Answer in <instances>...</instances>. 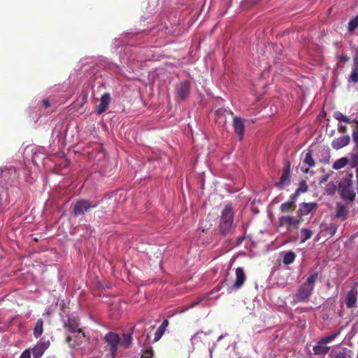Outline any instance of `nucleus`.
<instances>
[{
  "instance_id": "obj_1",
  "label": "nucleus",
  "mask_w": 358,
  "mask_h": 358,
  "mask_svg": "<svg viewBox=\"0 0 358 358\" xmlns=\"http://www.w3.org/2000/svg\"><path fill=\"white\" fill-rule=\"evenodd\" d=\"M317 278V273H314L308 277L306 280L299 286L296 293L293 295L294 303H306L310 300Z\"/></svg>"
},
{
  "instance_id": "obj_2",
  "label": "nucleus",
  "mask_w": 358,
  "mask_h": 358,
  "mask_svg": "<svg viewBox=\"0 0 358 358\" xmlns=\"http://www.w3.org/2000/svg\"><path fill=\"white\" fill-rule=\"evenodd\" d=\"M234 210L231 205H227L221 212L218 230L219 234L226 236L232 231Z\"/></svg>"
},
{
  "instance_id": "obj_3",
  "label": "nucleus",
  "mask_w": 358,
  "mask_h": 358,
  "mask_svg": "<svg viewBox=\"0 0 358 358\" xmlns=\"http://www.w3.org/2000/svg\"><path fill=\"white\" fill-rule=\"evenodd\" d=\"M352 173H346V177L343 178L338 185V192L341 197L344 200L353 202L356 197V193L353 189Z\"/></svg>"
},
{
  "instance_id": "obj_4",
  "label": "nucleus",
  "mask_w": 358,
  "mask_h": 358,
  "mask_svg": "<svg viewBox=\"0 0 358 358\" xmlns=\"http://www.w3.org/2000/svg\"><path fill=\"white\" fill-rule=\"evenodd\" d=\"M99 202L88 199H78L71 206V213L75 217L83 216L89 213L91 209L97 207Z\"/></svg>"
},
{
  "instance_id": "obj_5",
  "label": "nucleus",
  "mask_w": 358,
  "mask_h": 358,
  "mask_svg": "<svg viewBox=\"0 0 358 358\" xmlns=\"http://www.w3.org/2000/svg\"><path fill=\"white\" fill-rule=\"evenodd\" d=\"M64 327L71 333L77 334L76 337L80 341H82V338L85 336L82 329L79 328L78 320L75 317H69L67 321L64 324Z\"/></svg>"
},
{
  "instance_id": "obj_6",
  "label": "nucleus",
  "mask_w": 358,
  "mask_h": 358,
  "mask_svg": "<svg viewBox=\"0 0 358 358\" xmlns=\"http://www.w3.org/2000/svg\"><path fill=\"white\" fill-rule=\"evenodd\" d=\"M350 201L347 203L337 202L335 207V218L344 221L348 219L351 207Z\"/></svg>"
},
{
  "instance_id": "obj_7",
  "label": "nucleus",
  "mask_w": 358,
  "mask_h": 358,
  "mask_svg": "<svg viewBox=\"0 0 358 358\" xmlns=\"http://www.w3.org/2000/svg\"><path fill=\"white\" fill-rule=\"evenodd\" d=\"M358 299V285L355 284L350 287V290L347 292L345 297V303L346 307L349 309H352L357 307Z\"/></svg>"
},
{
  "instance_id": "obj_8",
  "label": "nucleus",
  "mask_w": 358,
  "mask_h": 358,
  "mask_svg": "<svg viewBox=\"0 0 358 358\" xmlns=\"http://www.w3.org/2000/svg\"><path fill=\"white\" fill-rule=\"evenodd\" d=\"M291 178V164L289 161H286L284 163L282 174L280 178V180L275 182V185L282 189L285 185L290 182Z\"/></svg>"
},
{
  "instance_id": "obj_9",
  "label": "nucleus",
  "mask_w": 358,
  "mask_h": 358,
  "mask_svg": "<svg viewBox=\"0 0 358 358\" xmlns=\"http://www.w3.org/2000/svg\"><path fill=\"white\" fill-rule=\"evenodd\" d=\"M236 279L234 283L228 288V293L239 289L246 280V275L243 268L238 267L235 271Z\"/></svg>"
},
{
  "instance_id": "obj_10",
  "label": "nucleus",
  "mask_w": 358,
  "mask_h": 358,
  "mask_svg": "<svg viewBox=\"0 0 358 358\" xmlns=\"http://www.w3.org/2000/svg\"><path fill=\"white\" fill-rule=\"evenodd\" d=\"M176 98L178 100L183 101L186 99L190 92V82L189 80H185L180 82L176 88Z\"/></svg>"
},
{
  "instance_id": "obj_11",
  "label": "nucleus",
  "mask_w": 358,
  "mask_h": 358,
  "mask_svg": "<svg viewBox=\"0 0 358 358\" xmlns=\"http://www.w3.org/2000/svg\"><path fill=\"white\" fill-rule=\"evenodd\" d=\"M299 224L300 220L292 215H284L279 217V226L286 227L288 231H291V227L298 229Z\"/></svg>"
},
{
  "instance_id": "obj_12",
  "label": "nucleus",
  "mask_w": 358,
  "mask_h": 358,
  "mask_svg": "<svg viewBox=\"0 0 358 358\" xmlns=\"http://www.w3.org/2000/svg\"><path fill=\"white\" fill-rule=\"evenodd\" d=\"M105 340L110 347V351L111 355L115 357L117 350V345L120 344V336L115 333L109 332L105 336Z\"/></svg>"
},
{
  "instance_id": "obj_13",
  "label": "nucleus",
  "mask_w": 358,
  "mask_h": 358,
  "mask_svg": "<svg viewBox=\"0 0 358 358\" xmlns=\"http://www.w3.org/2000/svg\"><path fill=\"white\" fill-rule=\"evenodd\" d=\"M318 204L316 202H302L299 205L298 213L301 216L307 215L313 212L316 211Z\"/></svg>"
},
{
  "instance_id": "obj_14",
  "label": "nucleus",
  "mask_w": 358,
  "mask_h": 358,
  "mask_svg": "<svg viewBox=\"0 0 358 358\" xmlns=\"http://www.w3.org/2000/svg\"><path fill=\"white\" fill-rule=\"evenodd\" d=\"M49 346V341L38 342L32 349L33 358H41Z\"/></svg>"
},
{
  "instance_id": "obj_15",
  "label": "nucleus",
  "mask_w": 358,
  "mask_h": 358,
  "mask_svg": "<svg viewBox=\"0 0 358 358\" xmlns=\"http://www.w3.org/2000/svg\"><path fill=\"white\" fill-rule=\"evenodd\" d=\"M233 127L235 133L238 136L239 140L241 141L243 138L245 131V125L243 120L239 117L235 116L233 118Z\"/></svg>"
},
{
  "instance_id": "obj_16",
  "label": "nucleus",
  "mask_w": 358,
  "mask_h": 358,
  "mask_svg": "<svg viewBox=\"0 0 358 358\" xmlns=\"http://www.w3.org/2000/svg\"><path fill=\"white\" fill-rule=\"evenodd\" d=\"M321 231L318 234L319 238L320 236H327L329 238L332 237L337 231V225L334 223H330L329 224H322L321 225Z\"/></svg>"
},
{
  "instance_id": "obj_17",
  "label": "nucleus",
  "mask_w": 358,
  "mask_h": 358,
  "mask_svg": "<svg viewBox=\"0 0 358 358\" xmlns=\"http://www.w3.org/2000/svg\"><path fill=\"white\" fill-rule=\"evenodd\" d=\"M350 137L348 135L341 136L334 138L331 142V147L335 150H339L349 145Z\"/></svg>"
},
{
  "instance_id": "obj_18",
  "label": "nucleus",
  "mask_w": 358,
  "mask_h": 358,
  "mask_svg": "<svg viewBox=\"0 0 358 358\" xmlns=\"http://www.w3.org/2000/svg\"><path fill=\"white\" fill-rule=\"evenodd\" d=\"M110 101V94L105 93L103 94L100 99V103L97 106L96 109L97 114L101 115L104 113L108 108Z\"/></svg>"
},
{
  "instance_id": "obj_19",
  "label": "nucleus",
  "mask_w": 358,
  "mask_h": 358,
  "mask_svg": "<svg viewBox=\"0 0 358 358\" xmlns=\"http://www.w3.org/2000/svg\"><path fill=\"white\" fill-rule=\"evenodd\" d=\"M282 257V262L285 265L293 263L296 258V254L293 251H284L280 253Z\"/></svg>"
},
{
  "instance_id": "obj_20",
  "label": "nucleus",
  "mask_w": 358,
  "mask_h": 358,
  "mask_svg": "<svg viewBox=\"0 0 358 358\" xmlns=\"http://www.w3.org/2000/svg\"><path fill=\"white\" fill-rule=\"evenodd\" d=\"M330 348L327 346L326 344H322V341H318L317 344L313 347V351L315 355H325L327 354Z\"/></svg>"
},
{
  "instance_id": "obj_21",
  "label": "nucleus",
  "mask_w": 358,
  "mask_h": 358,
  "mask_svg": "<svg viewBox=\"0 0 358 358\" xmlns=\"http://www.w3.org/2000/svg\"><path fill=\"white\" fill-rule=\"evenodd\" d=\"M168 325H169V320H164L162 322V323L161 324V325L158 327V329H157V331L155 334V338H154L155 341H157L162 338V336L164 334L165 329L168 327Z\"/></svg>"
},
{
  "instance_id": "obj_22",
  "label": "nucleus",
  "mask_w": 358,
  "mask_h": 358,
  "mask_svg": "<svg viewBox=\"0 0 358 358\" xmlns=\"http://www.w3.org/2000/svg\"><path fill=\"white\" fill-rule=\"evenodd\" d=\"M134 330V327L132 328V331ZM132 334L133 331H131L129 334H123L122 338L120 340V345L122 346L124 348H128L131 342H132Z\"/></svg>"
},
{
  "instance_id": "obj_23",
  "label": "nucleus",
  "mask_w": 358,
  "mask_h": 358,
  "mask_svg": "<svg viewBox=\"0 0 358 358\" xmlns=\"http://www.w3.org/2000/svg\"><path fill=\"white\" fill-rule=\"evenodd\" d=\"M43 333V320L40 318L37 320L35 327L33 330V334L35 338H38L41 336Z\"/></svg>"
},
{
  "instance_id": "obj_24",
  "label": "nucleus",
  "mask_w": 358,
  "mask_h": 358,
  "mask_svg": "<svg viewBox=\"0 0 358 358\" xmlns=\"http://www.w3.org/2000/svg\"><path fill=\"white\" fill-rule=\"evenodd\" d=\"M350 162V160L348 157H343L338 159H337L332 165V168L334 170H339L344 168L347 166Z\"/></svg>"
},
{
  "instance_id": "obj_25",
  "label": "nucleus",
  "mask_w": 358,
  "mask_h": 358,
  "mask_svg": "<svg viewBox=\"0 0 358 358\" xmlns=\"http://www.w3.org/2000/svg\"><path fill=\"white\" fill-rule=\"evenodd\" d=\"M300 234H301V243H303L312 237V236L313 234V231L312 230L306 229V228H302L300 231Z\"/></svg>"
},
{
  "instance_id": "obj_26",
  "label": "nucleus",
  "mask_w": 358,
  "mask_h": 358,
  "mask_svg": "<svg viewBox=\"0 0 358 358\" xmlns=\"http://www.w3.org/2000/svg\"><path fill=\"white\" fill-rule=\"evenodd\" d=\"M333 117H334V119H336V120H338L339 122H343L345 123H350V122H352L350 117H348V116L343 115L340 111L334 112V115H333Z\"/></svg>"
},
{
  "instance_id": "obj_27",
  "label": "nucleus",
  "mask_w": 358,
  "mask_h": 358,
  "mask_svg": "<svg viewBox=\"0 0 358 358\" xmlns=\"http://www.w3.org/2000/svg\"><path fill=\"white\" fill-rule=\"evenodd\" d=\"M296 208V204L293 201H287L280 205V209L282 212L293 211Z\"/></svg>"
},
{
  "instance_id": "obj_28",
  "label": "nucleus",
  "mask_w": 358,
  "mask_h": 358,
  "mask_svg": "<svg viewBox=\"0 0 358 358\" xmlns=\"http://www.w3.org/2000/svg\"><path fill=\"white\" fill-rule=\"evenodd\" d=\"M358 28V14L348 22V30L350 33H353Z\"/></svg>"
},
{
  "instance_id": "obj_29",
  "label": "nucleus",
  "mask_w": 358,
  "mask_h": 358,
  "mask_svg": "<svg viewBox=\"0 0 358 358\" xmlns=\"http://www.w3.org/2000/svg\"><path fill=\"white\" fill-rule=\"evenodd\" d=\"M303 163L308 165L309 167H313L315 165V160L313 158L311 151H308L306 153Z\"/></svg>"
},
{
  "instance_id": "obj_30",
  "label": "nucleus",
  "mask_w": 358,
  "mask_h": 358,
  "mask_svg": "<svg viewBox=\"0 0 358 358\" xmlns=\"http://www.w3.org/2000/svg\"><path fill=\"white\" fill-rule=\"evenodd\" d=\"M338 187L334 182H329L325 187V192L328 195H333L335 194Z\"/></svg>"
},
{
  "instance_id": "obj_31",
  "label": "nucleus",
  "mask_w": 358,
  "mask_h": 358,
  "mask_svg": "<svg viewBox=\"0 0 358 358\" xmlns=\"http://www.w3.org/2000/svg\"><path fill=\"white\" fill-rule=\"evenodd\" d=\"M339 334H340V331H338L337 332L331 334L330 335L322 338L321 339L322 341V344H327V343L331 342L338 336Z\"/></svg>"
},
{
  "instance_id": "obj_32",
  "label": "nucleus",
  "mask_w": 358,
  "mask_h": 358,
  "mask_svg": "<svg viewBox=\"0 0 358 358\" xmlns=\"http://www.w3.org/2000/svg\"><path fill=\"white\" fill-rule=\"evenodd\" d=\"M297 193L301 194L308 191V185L305 180H302L299 182L298 188L296 189Z\"/></svg>"
},
{
  "instance_id": "obj_33",
  "label": "nucleus",
  "mask_w": 358,
  "mask_h": 358,
  "mask_svg": "<svg viewBox=\"0 0 358 358\" xmlns=\"http://www.w3.org/2000/svg\"><path fill=\"white\" fill-rule=\"evenodd\" d=\"M152 356H153L152 348L151 347H148L143 351L141 358H152Z\"/></svg>"
},
{
  "instance_id": "obj_34",
  "label": "nucleus",
  "mask_w": 358,
  "mask_h": 358,
  "mask_svg": "<svg viewBox=\"0 0 358 358\" xmlns=\"http://www.w3.org/2000/svg\"><path fill=\"white\" fill-rule=\"evenodd\" d=\"M334 358H351V351L343 350L337 353Z\"/></svg>"
},
{
  "instance_id": "obj_35",
  "label": "nucleus",
  "mask_w": 358,
  "mask_h": 358,
  "mask_svg": "<svg viewBox=\"0 0 358 358\" xmlns=\"http://www.w3.org/2000/svg\"><path fill=\"white\" fill-rule=\"evenodd\" d=\"M350 80L355 83H358V69L353 68L350 76Z\"/></svg>"
},
{
  "instance_id": "obj_36",
  "label": "nucleus",
  "mask_w": 358,
  "mask_h": 358,
  "mask_svg": "<svg viewBox=\"0 0 358 358\" xmlns=\"http://www.w3.org/2000/svg\"><path fill=\"white\" fill-rule=\"evenodd\" d=\"M358 154L352 153L351 154V167L355 168L358 166Z\"/></svg>"
},
{
  "instance_id": "obj_37",
  "label": "nucleus",
  "mask_w": 358,
  "mask_h": 358,
  "mask_svg": "<svg viewBox=\"0 0 358 358\" xmlns=\"http://www.w3.org/2000/svg\"><path fill=\"white\" fill-rule=\"evenodd\" d=\"M20 358H31V350L30 349H26L21 354Z\"/></svg>"
},
{
  "instance_id": "obj_38",
  "label": "nucleus",
  "mask_w": 358,
  "mask_h": 358,
  "mask_svg": "<svg viewBox=\"0 0 358 358\" xmlns=\"http://www.w3.org/2000/svg\"><path fill=\"white\" fill-rule=\"evenodd\" d=\"M352 136L353 141L356 144V146L358 148V130H353Z\"/></svg>"
},
{
  "instance_id": "obj_39",
  "label": "nucleus",
  "mask_w": 358,
  "mask_h": 358,
  "mask_svg": "<svg viewBox=\"0 0 358 358\" xmlns=\"http://www.w3.org/2000/svg\"><path fill=\"white\" fill-rule=\"evenodd\" d=\"M300 195L299 193H297V191L295 190V192L294 194H292L291 196H290V200L289 201H293V203H296V199L297 197Z\"/></svg>"
},
{
  "instance_id": "obj_40",
  "label": "nucleus",
  "mask_w": 358,
  "mask_h": 358,
  "mask_svg": "<svg viewBox=\"0 0 358 358\" xmlns=\"http://www.w3.org/2000/svg\"><path fill=\"white\" fill-rule=\"evenodd\" d=\"M348 131V127L345 125H339L338 127V131L341 134H345Z\"/></svg>"
},
{
  "instance_id": "obj_41",
  "label": "nucleus",
  "mask_w": 358,
  "mask_h": 358,
  "mask_svg": "<svg viewBox=\"0 0 358 358\" xmlns=\"http://www.w3.org/2000/svg\"><path fill=\"white\" fill-rule=\"evenodd\" d=\"M354 69H358V50L353 57Z\"/></svg>"
},
{
  "instance_id": "obj_42",
  "label": "nucleus",
  "mask_w": 358,
  "mask_h": 358,
  "mask_svg": "<svg viewBox=\"0 0 358 358\" xmlns=\"http://www.w3.org/2000/svg\"><path fill=\"white\" fill-rule=\"evenodd\" d=\"M330 175H331L330 173H327V174L324 175V176H322L320 179L319 182L320 184H322V183H324L325 182H327L328 180V179L329 178Z\"/></svg>"
},
{
  "instance_id": "obj_43",
  "label": "nucleus",
  "mask_w": 358,
  "mask_h": 358,
  "mask_svg": "<svg viewBox=\"0 0 358 358\" xmlns=\"http://www.w3.org/2000/svg\"><path fill=\"white\" fill-rule=\"evenodd\" d=\"M42 102L45 108H48L50 106V103L48 99H43Z\"/></svg>"
},
{
  "instance_id": "obj_44",
  "label": "nucleus",
  "mask_w": 358,
  "mask_h": 358,
  "mask_svg": "<svg viewBox=\"0 0 358 358\" xmlns=\"http://www.w3.org/2000/svg\"><path fill=\"white\" fill-rule=\"evenodd\" d=\"M71 341H72V337H71V336H68L66 337V343H67L68 344H71Z\"/></svg>"
},
{
  "instance_id": "obj_45",
  "label": "nucleus",
  "mask_w": 358,
  "mask_h": 358,
  "mask_svg": "<svg viewBox=\"0 0 358 358\" xmlns=\"http://www.w3.org/2000/svg\"><path fill=\"white\" fill-rule=\"evenodd\" d=\"M356 168H357V169H356V178H357V181H358V166H357V167H356Z\"/></svg>"
},
{
  "instance_id": "obj_46",
  "label": "nucleus",
  "mask_w": 358,
  "mask_h": 358,
  "mask_svg": "<svg viewBox=\"0 0 358 358\" xmlns=\"http://www.w3.org/2000/svg\"><path fill=\"white\" fill-rule=\"evenodd\" d=\"M308 169H306V170H304L303 171L305 172V173H308Z\"/></svg>"
},
{
  "instance_id": "obj_47",
  "label": "nucleus",
  "mask_w": 358,
  "mask_h": 358,
  "mask_svg": "<svg viewBox=\"0 0 358 358\" xmlns=\"http://www.w3.org/2000/svg\"><path fill=\"white\" fill-rule=\"evenodd\" d=\"M46 358H55V357H48Z\"/></svg>"
},
{
  "instance_id": "obj_48",
  "label": "nucleus",
  "mask_w": 358,
  "mask_h": 358,
  "mask_svg": "<svg viewBox=\"0 0 358 358\" xmlns=\"http://www.w3.org/2000/svg\"><path fill=\"white\" fill-rule=\"evenodd\" d=\"M224 282H226V280H224V281L222 282V284H224Z\"/></svg>"
},
{
  "instance_id": "obj_49",
  "label": "nucleus",
  "mask_w": 358,
  "mask_h": 358,
  "mask_svg": "<svg viewBox=\"0 0 358 358\" xmlns=\"http://www.w3.org/2000/svg\"><path fill=\"white\" fill-rule=\"evenodd\" d=\"M224 282H226V280H224V281L222 282V284H224Z\"/></svg>"
},
{
  "instance_id": "obj_50",
  "label": "nucleus",
  "mask_w": 358,
  "mask_h": 358,
  "mask_svg": "<svg viewBox=\"0 0 358 358\" xmlns=\"http://www.w3.org/2000/svg\"><path fill=\"white\" fill-rule=\"evenodd\" d=\"M224 282H226V280H224V281L222 282V284H224Z\"/></svg>"
},
{
  "instance_id": "obj_51",
  "label": "nucleus",
  "mask_w": 358,
  "mask_h": 358,
  "mask_svg": "<svg viewBox=\"0 0 358 358\" xmlns=\"http://www.w3.org/2000/svg\"><path fill=\"white\" fill-rule=\"evenodd\" d=\"M12 170H13V171L15 172V169H13Z\"/></svg>"
},
{
  "instance_id": "obj_52",
  "label": "nucleus",
  "mask_w": 358,
  "mask_h": 358,
  "mask_svg": "<svg viewBox=\"0 0 358 358\" xmlns=\"http://www.w3.org/2000/svg\"><path fill=\"white\" fill-rule=\"evenodd\" d=\"M357 358H358V357H357Z\"/></svg>"
}]
</instances>
